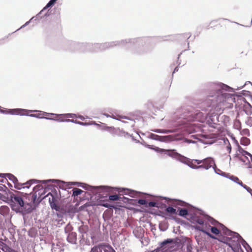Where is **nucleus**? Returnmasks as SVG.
<instances>
[{
	"label": "nucleus",
	"instance_id": "nucleus-58",
	"mask_svg": "<svg viewBox=\"0 0 252 252\" xmlns=\"http://www.w3.org/2000/svg\"><path fill=\"white\" fill-rule=\"evenodd\" d=\"M242 132L245 135H248L249 136L250 135V131L247 128H245V129H243L242 130Z\"/></svg>",
	"mask_w": 252,
	"mask_h": 252
},
{
	"label": "nucleus",
	"instance_id": "nucleus-57",
	"mask_svg": "<svg viewBox=\"0 0 252 252\" xmlns=\"http://www.w3.org/2000/svg\"><path fill=\"white\" fill-rule=\"evenodd\" d=\"M31 22V20H30L29 21L26 22L23 25H22L19 29L17 30L15 32L19 30L20 29L24 28L25 27H26L27 26H28L30 23Z\"/></svg>",
	"mask_w": 252,
	"mask_h": 252
},
{
	"label": "nucleus",
	"instance_id": "nucleus-38",
	"mask_svg": "<svg viewBox=\"0 0 252 252\" xmlns=\"http://www.w3.org/2000/svg\"><path fill=\"white\" fill-rule=\"evenodd\" d=\"M241 144L243 146H248L250 144V140L246 137H243L240 141Z\"/></svg>",
	"mask_w": 252,
	"mask_h": 252
},
{
	"label": "nucleus",
	"instance_id": "nucleus-43",
	"mask_svg": "<svg viewBox=\"0 0 252 252\" xmlns=\"http://www.w3.org/2000/svg\"><path fill=\"white\" fill-rule=\"evenodd\" d=\"M52 6H53L48 2L46 5L42 8V9L38 13V15H41L44 11H45L48 8L52 7Z\"/></svg>",
	"mask_w": 252,
	"mask_h": 252
},
{
	"label": "nucleus",
	"instance_id": "nucleus-55",
	"mask_svg": "<svg viewBox=\"0 0 252 252\" xmlns=\"http://www.w3.org/2000/svg\"><path fill=\"white\" fill-rule=\"evenodd\" d=\"M191 160H192V162L193 161H194L195 162H196L198 165H201L200 164L201 163H203V159H202V160H199V159H191Z\"/></svg>",
	"mask_w": 252,
	"mask_h": 252
},
{
	"label": "nucleus",
	"instance_id": "nucleus-53",
	"mask_svg": "<svg viewBox=\"0 0 252 252\" xmlns=\"http://www.w3.org/2000/svg\"><path fill=\"white\" fill-rule=\"evenodd\" d=\"M226 141L228 142V145L226 146V149L229 153H230L231 151V146L227 139H226Z\"/></svg>",
	"mask_w": 252,
	"mask_h": 252
},
{
	"label": "nucleus",
	"instance_id": "nucleus-18",
	"mask_svg": "<svg viewBox=\"0 0 252 252\" xmlns=\"http://www.w3.org/2000/svg\"><path fill=\"white\" fill-rule=\"evenodd\" d=\"M72 227L67 225L64 228V232L67 234V241L70 244H75L77 241V234L72 231Z\"/></svg>",
	"mask_w": 252,
	"mask_h": 252
},
{
	"label": "nucleus",
	"instance_id": "nucleus-45",
	"mask_svg": "<svg viewBox=\"0 0 252 252\" xmlns=\"http://www.w3.org/2000/svg\"><path fill=\"white\" fill-rule=\"evenodd\" d=\"M213 169H214V172L216 174L219 175L220 176H221L220 174L221 173H225V172H223L220 169L218 168L216 164H215V166H213Z\"/></svg>",
	"mask_w": 252,
	"mask_h": 252
},
{
	"label": "nucleus",
	"instance_id": "nucleus-30",
	"mask_svg": "<svg viewBox=\"0 0 252 252\" xmlns=\"http://www.w3.org/2000/svg\"><path fill=\"white\" fill-rule=\"evenodd\" d=\"M8 178L10 181H12L14 184H16L18 183V179L14 175L11 173H5V181L7 182L6 178Z\"/></svg>",
	"mask_w": 252,
	"mask_h": 252
},
{
	"label": "nucleus",
	"instance_id": "nucleus-14",
	"mask_svg": "<svg viewBox=\"0 0 252 252\" xmlns=\"http://www.w3.org/2000/svg\"><path fill=\"white\" fill-rule=\"evenodd\" d=\"M79 187H82L85 190L90 191L93 195H96L98 198H100L101 195V193L104 190L105 187L103 186H93L83 183V185H79Z\"/></svg>",
	"mask_w": 252,
	"mask_h": 252
},
{
	"label": "nucleus",
	"instance_id": "nucleus-6",
	"mask_svg": "<svg viewBox=\"0 0 252 252\" xmlns=\"http://www.w3.org/2000/svg\"><path fill=\"white\" fill-rule=\"evenodd\" d=\"M178 161L188 165L189 167L193 169H198L203 168L205 170H208L211 167L215 166V162L214 159L212 157H208L203 159L202 164L196 165L193 164L192 160L191 159L180 154Z\"/></svg>",
	"mask_w": 252,
	"mask_h": 252
},
{
	"label": "nucleus",
	"instance_id": "nucleus-62",
	"mask_svg": "<svg viewBox=\"0 0 252 252\" xmlns=\"http://www.w3.org/2000/svg\"><path fill=\"white\" fill-rule=\"evenodd\" d=\"M77 124L81 125V126H86L89 125L88 123H87L86 122H80V121H79L78 122H77Z\"/></svg>",
	"mask_w": 252,
	"mask_h": 252
},
{
	"label": "nucleus",
	"instance_id": "nucleus-59",
	"mask_svg": "<svg viewBox=\"0 0 252 252\" xmlns=\"http://www.w3.org/2000/svg\"><path fill=\"white\" fill-rule=\"evenodd\" d=\"M65 122H71V123H75L77 124V122H79L77 120H74L73 119H65Z\"/></svg>",
	"mask_w": 252,
	"mask_h": 252
},
{
	"label": "nucleus",
	"instance_id": "nucleus-7",
	"mask_svg": "<svg viewBox=\"0 0 252 252\" xmlns=\"http://www.w3.org/2000/svg\"><path fill=\"white\" fill-rule=\"evenodd\" d=\"M187 241V237L181 236L175 238H167L160 242L159 246L163 252H171L174 250V247L183 246Z\"/></svg>",
	"mask_w": 252,
	"mask_h": 252
},
{
	"label": "nucleus",
	"instance_id": "nucleus-31",
	"mask_svg": "<svg viewBox=\"0 0 252 252\" xmlns=\"http://www.w3.org/2000/svg\"><path fill=\"white\" fill-rule=\"evenodd\" d=\"M10 211L9 208L5 205L0 207V214L3 216H6Z\"/></svg>",
	"mask_w": 252,
	"mask_h": 252
},
{
	"label": "nucleus",
	"instance_id": "nucleus-46",
	"mask_svg": "<svg viewBox=\"0 0 252 252\" xmlns=\"http://www.w3.org/2000/svg\"><path fill=\"white\" fill-rule=\"evenodd\" d=\"M138 203L140 205H144L146 207H147L148 201L144 199H139Z\"/></svg>",
	"mask_w": 252,
	"mask_h": 252
},
{
	"label": "nucleus",
	"instance_id": "nucleus-50",
	"mask_svg": "<svg viewBox=\"0 0 252 252\" xmlns=\"http://www.w3.org/2000/svg\"><path fill=\"white\" fill-rule=\"evenodd\" d=\"M246 123L248 126H252V117H249L248 118V120L246 122Z\"/></svg>",
	"mask_w": 252,
	"mask_h": 252
},
{
	"label": "nucleus",
	"instance_id": "nucleus-28",
	"mask_svg": "<svg viewBox=\"0 0 252 252\" xmlns=\"http://www.w3.org/2000/svg\"><path fill=\"white\" fill-rule=\"evenodd\" d=\"M235 142L236 144L238 145V151L241 153L243 156H249L252 159V155L248 152V151H245L244 149H243L239 145L238 143V142L235 140Z\"/></svg>",
	"mask_w": 252,
	"mask_h": 252
},
{
	"label": "nucleus",
	"instance_id": "nucleus-37",
	"mask_svg": "<svg viewBox=\"0 0 252 252\" xmlns=\"http://www.w3.org/2000/svg\"><path fill=\"white\" fill-rule=\"evenodd\" d=\"M62 117L55 116L54 118L47 117L45 118V119L53 120L59 122H65V119L61 118Z\"/></svg>",
	"mask_w": 252,
	"mask_h": 252
},
{
	"label": "nucleus",
	"instance_id": "nucleus-16",
	"mask_svg": "<svg viewBox=\"0 0 252 252\" xmlns=\"http://www.w3.org/2000/svg\"><path fill=\"white\" fill-rule=\"evenodd\" d=\"M36 209V206L32 205L31 203H26L25 206L18 212L19 214L22 215L24 223H26L28 220V215L31 214Z\"/></svg>",
	"mask_w": 252,
	"mask_h": 252
},
{
	"label": "nucleus",
	"instance_id": "nucleus-33",
	"mask_svg": "<svg viewBox=\"0 0 252 252\" xmlns=\"http://www.w3.org/2000/svg\"><path fill=\"white\" fill-rule=\"evenodd\" d=\"M28 234L31 238H35L37 234V230L35 228H31L28 231Z\"/></svg>",
	"mask_w": 252,
	"mask_h": 252
},
{
	"label": "nucleus",
	"instance_id": "nucleus-56",
	"mask_svg": "<svg viewBox=\"0 0 252 252\" xmlns=\"http://www.w3.org/2000/svg\"><path fill=\"white\" fill-rule=\"evenodd\" d=\"M149 252H162V249L160 248V247L159 245V246L158 247H157L156 249H155L154 250L152 251H149Z\"/></svg>",
	"mask_w": 252,
	"mask_h": 252
},
{
	"label": "nucleus",
	"instance_id": "nucleus-13",
	"mask_svg": "<svg viewBox=\"0 0 252 252\" xmlns=\"http://www.w3.org/2000/svg\"><path fill=\"white\" fill-rule=\"evenodd\" d=\"M178 215L179 216L187 218L190 222L191 220L190 218L191 216H194L197 217V215L202 217L204 216V212L198 208H196V210L194 212H189L186 209L178 208Z\"/></svg>",
	"mask_w": 252,
	"mask_h": 252
},
{
	"label": "nucleus",
	"instance_id": "nucleus-51",
	"mask_svg": "<svg viewBox=\"0 0 252 252\" xmlns=\"http://www.w3.org/2000/svg\"><path fill=\"white\" fill-rule=\"evenodd\" d=\"M243 188L245 189L252 196V189L247 185H245Z\"/></svg>",
	"mask_w": 252,
	"mask_h": 252
},
{
	"label": "nucleus",
	"instance_id": "nucleus-34",
	"mask_svg": "<svg viewBox=\"0 0 252 252\" xmlns=\"http://www.w3.org/2000/svg\"><path fill=\"white\" fill-rule=\"evenodd\" d=\"M83 192L81 189H72V196L74 197H77L79 195L81 194Z\"/></svg>",
	"mask_w": 252,
	"mask_h": 252
},
{
	"label": "nucleus",
	"instance_id": "nucleus-25",
	"mask_svg": "<svg viewBox=\"0 0 252 252\" xmlns=\"http://www.w3.org/2000/svg\"><path fill=\"white\" fill-rule=\"evenodd\" d=\"M169 198L163 197L161 196H157L156 200L157 201H148L147 207H158V201H161L163 200H170Z\"/></svg>",
	"mask_w": 252,
	"mask_h": 252
},
{
	"label": "nucleus",
	"instance_id": "nucleus-20",
	"mask_svg": "<svg viewBox=\"0 0 252 252\" xmlns=\"http://www.w3.org/2000/svg\"><path fill=\"white\" fill-rule=\"evenodd\" d=\"M89 51L92 53L104 51L103 43H89Z\"/></svg>",
	"mask_w": 252,
	"mask_h": 252
},
{
	"label": "nucleus",
	"instance_id": "nucleus-4",
	"mask_svg": "<svg viewBox=\"0 0 252 252\" xmlns=\"http://www.w3.org/2000/svg\"><path fill=\"white\" fill-rule=\"evenodd\" d=\"M174 126L176 127L173 130H166L164 129L157 128L152 130L153 132L158 133H168L181 130V131H179V132L183 134L182 132L184 130H186L188 133H191L197 132L200 130V127L198 126H196L195 124L189 123L187 124L182 123V121H179L175 123Z\"/></svg>",
	"mask_w": 252,
	"mask_h": 252
},
{
	"label": "nucleus",
	"instance_id": "nucleus-32",
	"mask_svg": "<svg viewBox=\"0 0 252 252\" xmlns=\"http://www.w3.org/2000/svg\"><path fill=\"white\" fill-rule=\"evenodd\" d=\"M165 211L169 215H176L177 214L176 209L172 206H166Z\"/></svg>",
	"mask_w": 252,
	"mask_h": 252
},
{
	"label": "nucleus",
	"instance_id": "nucleus-48",
	"mask_svg": "<svg viewBox=\"0 0 252 252\" xmlns=\"http://www.w3.org/2000/svg\"><path fill=\"white\" fill-rule=\"evenodd\" d=\"M37 112H41L42 114H43V115H44V116H57V115H59L58 114H55V113H47V112H41V111H39L38 110H37Z\"/></svg>",
	"mask_w": 252,
	"mask_h": 252
},
{
	"label": "nucleus",
	"instance_id": "nucleus-52",
	"mask_svg": "<svg viewBox=\"0 0 252 252\" xmlns=\"http://www.w3.org/2000/svg\"><path fill=\"white\" fill-rule=\"evenodd\" d=\"M160 201H158V207H156V208H161V209H162V208H166V205H165V204L164 203H161V202H159Z\"/></svg>",
	"mask_w": 252,
	"mask_h": 252
},
{
	"label": "nucleus",
	"instance_id": "nucleus-60",
	"mask_svg": "<svg viewBox=\"0 0 252 252\" xmlns=\"http://www.w3.org/2000/svg\"><path fill=\"white\" fill-rule=\"evenodd\" d=\"M83 183L77 182H71L70 183V185H77L78 186H79V185H83Z\"/></svg>",
	"mask_w": 252,
	"mask_h": 252
},
{
	"label": "nucleus",
	"instance_id": "nucleus-8",
	"mask_svg": "<svg viewBox=\"0 0 252 252\" xmlns=\"http://www.w3.org/2000/svg\"><path fill=\"white\" fill-rule=\"evenodd\" d=\"M205 217L206 214L205 213L204 217L200 216L199 215H197V217L194 216H191L190 218L191 220V223L194 224L193 227L195 230L202 232L211 238L215 239L216 238L209 231V229H210L212 226L209 223L204 221L201 219L202 218H204Z\"/></svg>",
	"mask_w": 252,
	"mask_h": 252
},
{
	"label": "nucleus",
	"instance_id": "nucleus-26",
	"mask_svg": "<svg viewBox=\"0 0 252 252\" xmlns=\"http://www.w3.org/2000/svg\"><path fill=\"white\" fill-rule=\"evenodd\" d=\"M78 231L81 234V237L82 239H85V235H87L89 231V227L87 225H81L78 227Z\"/></svg>",
	"mask_w": 252,
	"mask_h": 252
},
{
	"label": "nucleus",
	"instance_id": "nucleus-17",
	"mask_svg": "<svg viewBox=\"0 0 252 252\" xmlns=\"http://www.w3.org/2000/svg\"><path fill=\"white\" fill-rule=\"evenodd\" d=\"M89 43H76L75 42H71L70 45L73 48H71L70 50L72 51L76 50L83 53L89 52Z\"/></svg>",
	"mask_w": 252,
	"mask_h": 252
},
{
	"label": "nucleus",
	"instance_id": "nucleus-10",
	"mask_svg": "<svg viewBox=\"0 0 252 252\" xmlns=\"http://www.w3.org/2000/svg\"><path fill=\"white\" fill-rule=\"evenodd\" d=\"M14 191L17 194H15L13 192H9L8 194L7 202L10 205L12 210L18 214L27 202H25L23 198L19 195V194L22 193L20 191L15 190Z\"/></svg>",
	"mask_w": 252,
	"mask_h": 252
},
{
	"label": "nucleus",
	"instance_id": "nucleus-21",
	"mask_svg": "<svg viewBox=\"0 0 252 252\" xmlns=\"http://www.w3.org/2000/svg\"><path fill=\"white\" fill-rule=\"evenodd\" d=\"M209 219L208 220L210 222V223L212 224L216 225L217 223H218L219 224V226H220V230H219V229H218L217 228H216L215 227H211L210 230H211V232L215 235H219L220 233V231H222L223 233L224 234H225L224 233L223 230H222V228L221 226V223H220L216 220H215L214 219H213L212 218H211V217H209ZM222 225H223V224H222Z\"/></svg>",
	"mask_w": 252,
	"mask_h": 252
},
{
	"label": "nucleus",
	"instance_id": "nucleus-44",
	"mask_svg": "<svg viewBox=\"0 0 252 252\" xmlns=\"http://www.w3.org/2000/svg\"><path fill=\"white\" fill-rule=\"evenodd\" d=\"M131 200V199L127 197H125L124 196H121L120 195V201H122L125 203H130Z\"/></svg>",
	"mask_w": 252,
	"mask_h": 252
},
{
	"label": "nucleus",
	"instance_id": "nucleus-24",
	"mask_svg": "<svg viewBox=\"0 0 252 252\" xmlns=\"http://www.w3.org/2000/svg\"><path fill=\"white\" fill-rule=\"evenodd\" d=\"M220 175L221 176L230 179L233 182L236 183L238 185L241 186L242 187H243L245 185V184H244L243 182L241 180H240L238 177L234 175H230L228 173H221Z\"/></svg>",
	"mask_w": 252,
	"mask_h": 252
},
{
	"label": "nucleus",
	"instance_id": "nucleus-35",
	"mask_svg": "<svg viewBox=\"0 0 252 252\" xmlns=\"http://www.w3.org/2000/svg\"><path fill=\"white\" fill-rule=\"evenodd\" d=\"M0 191L5 192V194L6 195V197L8 199V194L9 192H12L10 191L9 189L4 185H1L0 186Z\"/></svg>",
	"mask_w": 252,
	"mask_h": 252
},
{
	"label": "nucleus",
	"instance_id": "nucleus-3",
	"mask_svg": "<svg viewBox=\"0 0 252 252\" xmlns=\"http://www.w3.org/2000/svg\"><path fill=\"white\" fill-rule=\"evenodd\" d=\"M221 226L225 235L228 236L226 237V242H224V243L231 248L234 252H236V250L238 251L240 250L241 251L243 252L241 247V245L246 250L250 247L239 234L230 230L224 225L221 224Z\"/></svg>",
	"mask_w": 252,
	"mask_h": 252
},
{
	"label": "nucleus",
	"instance_id": "nucleus-42",
	"mask_svg": "<svg viewBox=\"0 0 252 252\" xmlns=\"http://www.w3.org/2000/svg\"><path fill=\"white\" fill-rule=\"evenodd\" d=\"M102 129L109 131L110 133H114L115 128L112 126H104L103 128H102Z\"/></svg>",
	"mask_w": 252,
	"mask_h": 252
},
{
	"label": "nucleus",
	"instance_id": "nucleus-27",
	"mask_svg": "<svg viewBox=\"0 0 252 252\" xmlns=\"http://www.w3.org/2000/svg\"><path fill=\"white\" fill-rule=\"evenodd\" d=\"M100 248L102 249V252H116L113 247L109 244L106 243L100 244Z\"/></svg>",
	"mask_w": 252,
	"mask_h": 252
},
{
	"label": "nucleus",
	"instance_id": "nucleus-15",
	"mask_svg": "<svg viewBox=\"0 0 252 252\" xmlns=\"http://www.w3.org/2000/svg\"><path fill=\"white\" fill-rule=\"evenodd\" d=\"M49 195H50V197H49L48 200L51 208L53 210L59 211L60 207L58 204V197L57 191L56 189L52 190L51 192H49L45 197H47Z\"/></svg>",
	"mask_w": 252,
	"mask_h": 252
},
{
	"label": "nucleus",
	"instance_id": "nucleus-23",
	"mask_svg": "<svg viewBox=\"0 0 252 252\" xmlns=\"http://www.w3.org/2000/svg\"><path fill=\"white\" fill-rule=\"evenodd\" d=\"M36 110H29L27 109H22V108H15V109H8L7 114H9L11 115H17L20 116H25V113L23 112H36Z\"/></svg>",
	"mask_w": 252,
	"mask_h": 252
},
{
	"label": "nucleus",
	"instance_id": "nucleus-1",
	"mask_svg": "<svg viewBox=\"0 0 252 252\" xmlns=\"http://www.w3.org/2000/svg\"><path fill=\"white\" fill-rule=\"evenodd\" d=\"M220 89L217 90L214 95H209L207 99L201 104L200 108L204 111H208L207 114V122L210 126L212 125H216L219 122V115L224 109V103L227 99L231 97V94L224 91L233 92L234 89L222 83L219 84Z\"/></svg>",
	"mask_w": 252,
	"mask_h": 252
},
{
	"label": "nucleus",
	"instance_id": "nucleus-2",
	"mask_svg": "<svg viewBox=\"0 0 252 252\" xmlns=\"http://www.w3.org/2000/svg\"><path fill=\"white\" fill-rule=\"evenodd\" d=\"M148 39V38L146 37L128 38L103 43V45L104 51L119 46L128 50L132 54L141 55L147 52L144 45Z\"/></svg>",
	"mask_w": 252,
	"mask_h": 252
},
{
	"label": "nucleus",
	"instance_id": "nucleus-12",
	"mask_svg": "<svg viewBox=\"0 0 252 252\" xmlns=\"http://www.w3.org/2000/svg\"><path fill=\"white\" fill-rule=\"evenodd\" d=\"M145 146L150 149L154 150L157 153L164 154L171 157V158L175 159L178 161L180 153L177 152L175 149H165L160 148L158 147H156L154 145H150L147 144H144Z\"/></svg>",
	"mask_w": 252,
	"mask_h": 252
},
{
	"label": "nucleus",
	"instance_id": "nucleus-29",
	"mask_svg": "<svg viewBox=\"0 0 252 252\" xmlns=\"http://www.w3.org/2000/svg\"><path fill=\"white\" fill-rule=\"evenodd\" d=\"M31 202L32 203V205L35 206L36 207L39 204L40 201L37 199V195L36 192L34 193H31Z\"/></svg>",
	"mask_w": 252,
	"mask_h": 252
},
{
	"label": "nucleus",
	"instance_id": "nucleus-5",
	"mask_svg": "<svg viewBox=\"0 0 252 252\" xmlns=\"http://www.w3.org/2000/svg\"><path fill=\"white\" fill-rule=\"evenodd\" d=\"M39 182L42 183L43 184H46L47 183L50 182L56 184L60 189H62L64 191H67L66 190V189H70V188L68 187V183H66L64 181L58 179H48L41 181L36 179H31L27 182L24 184L20 183L18 181V183H16V184H14V188L17 189H22L25 188L29 189L32 184L38 183Z\"/></svg>",
	"mask_w": 252,
	"mask_h": 252
},
{
	"label": "nucleus",
	"instance_id": "nucleus-61",
	"mask_svg": "<svg viewBox=\"0 0 252 252\" xmlns=\"http://www.w3.org/2000/svg\"><path fill=\"white\" fill-rule=\"evenodd\" d=\"M125 134H127V132H126L123 130H121L120 131V134H119V135L120 136H124L125 137Z\"/></svg>",
	"mask_w": 252,
	"mask_h": 252
},
{
	"label": "nucleus",
	"instance_id": "nucleus-9",
	"mask_svg": "<svg viewBox=\"0 0 252 252\" xmlns=\"http://www.w3.org/2000/svg\"><path fill=\"white\" fill-rule=\"evenodd\" d=\"M149 138L151 139L163 142H169L173 141L183 140L184 142L187 143H195V142L191 140L188 139L185 137L184 134H181L178 132L171 135L160 136L156 134L151 133L149 135Z\"/></svg>",
	"mask_w": 252,
	"mask_h": 252
},
{
	"label": "nucleus",
	"instance_id": "nucleus-41",
	"mask_svg": "<svg viewBox=\"0 0 252 252\" xmlns=\"http://www.w3.org/2000/svg\"><path fill=\"white\" fill-rule=\"evenodd\" d=\"M142 231H143V230H141L140 231H133V233L134 236L138 239H142L143 236V234L142 232Z\"/></svg>",
	"mask_w": 252,
	"mask_h": 252
},
{
	"label": "nucleus",
	"instance_id": "nucleus-54",
	"mask_svg": "<svg viewBox=\"0 0 252 252\" xmlns=\"http://www.w3.org/2000/svg\"><path fill=\"white\" fill-rule=\"evenodd\" d=\"M39 18H40V19H41L42 18V16H40V15H38V14H37L36 16H33L30 20L31 21H35L37 20H38Z\"/></svg>",
	"mask_w": 252,
	"mask_h": 252
},
{
	"label": "nucleus",
	"instance_id": "nucleus-11",
	"mask_svg": "<svg viewBox=\"0 0 252 252\" xmlns=\"http://www.w3.org/2000/svg\"><path fill=\"white\" fill-rule=\"evenodd\" d=\"M14 191L17 194H15L13 192H9L8 194L7 202L10 205L12 210L18 214L27 202H25L23 198L19 195V194L22 193L20 191L15 190Z\"/></svg>",
	"mask_w": 252,
	"mask_h": 252
},
{
	"label": "nucleus",
	"instance_id": "nucleus-49",
	"mask_svg": "<svg viewBox=\"0 0 252 252\" xmlns=\"http://www.w3.org/2000/svg\"><path fill=\"white\" fill-rule=\"evenodd\" d=\"M251 92L246 90H243L241 92V94L245 96L249 97V95H251Z\"/></svg>",
	"mask_w": 252,
	"mask_h": 252
},
{
	"label": "nucleus",
	"instance_id": "nucleus-63",
	"mask_svg": "<svg viewBox=\"0 0 252 252\" xmlns=\"http://www.w3.org/2000/svg\"><path fill=\"white\" fill-rule=\"evenodd\" d=\"M192 248L190 244H188L187 246V252H192L191 251Z\"/></svg>",
	"mask_w": 252,
	"mask_h": 252
},
{
	"label": "nucleus",
	"instance_id": "nucleus-40",
	"mask_svg": "<svg viewBox=\"0 0 252 252\" xmlns=\"http://www.w3.org/2000/svg\"><path fill=\"white\" fill-rule=\"evenodd\" d=\"M90 252H102V249L100 248V245L93 247Z\"/></svg>",
	"mask_w": 252,
	"mask_h": 252
},
{
	"label": "nucleus",
	"instance_id": "nucleus-64",
	"mask_svg": "<svg viewBox=\"0 0 252 252\" xmlns=\"http://www.w3.org/2000/svg\"><path fill=\"white\" fill-rule=\"evenodd\" d=\"M8 109H5L4 110L0 109V113L1 114H7Z\"/></svg>",
	"mask_w": 252,
	"mask_h": 252
},
{
	"label": "nucleus",
	"instance_id": "nucleus-47",
	"mask_svg": "<svg viewBox=\"0 0 252 252\" xmlns=\"http://www.w3.org/2000/svg\"><path fill=\"white\" fill-rule=\"evenodd\" d=\"M43 189V186L42 185H37L33 187V191L36 192L38 191H41Z\"/></svg>",
	"mask_w": 252,
	"mask_h": 252
},
{
	"label": "nucleus",
	"instance_id": "nucleus-36",
	"mask_svg": "<svg viewBox=\"0 0 252 252\" xmlns=\"http://www.w3.org/2000/svg\"><path fill=\"white\" fill-rule=\"evenodd\" d=\"M58 117H63L65 118H74L76 117V114L73 113H66V114H61L57 115Z\"/></svg>",
	"mask_w": 252,
	"mask_h": 252
},
{
	"label": "nucleus",
	"instance_id": "nucleus-39",
	"mask_svg": "<svg viewBox=\"0 0 252 252\" xmlns=\"http://www.w3.org/2000/svg\"><path fill=\"white\" fill-rule=\"evenodd\" d=\"M42 115H43V114L42 113L41 114H26L25 116H30V117H34V118H39V119H45V118H47V117H44V116H41Z\"/></svg>",
	"mask_w": 252,
	"mask_h": 252
},
{
	"label": "nucleus",
	"instance_id": "nucleus-19",
	"mask_svg": "<svg viewBox=\"0 0 252 252\" xmlns=\"http://www.w3.org/2000/svg\"><path fill=\"white\" fill-rule=\"evenodd\" d=\"M105 188L104 190L101 193L102 194L101 197L100 198H98V199H100L102 201L104 200H109V201H120V195L117 194H113L108 195V193L107 190V187L103 186Z\"/></svg>",
	"mask_w": 252,
	"mask_h": 252
},
{
	"label": "nucleus",
	"instance_id": "nucleus-22",
	"mask_svg": "<svg viewBox=\"0 0 252 252\" xmlns=\"http://www.w3.org/2000/svg\"><path fill=\"white\" fill-rule=\"evenodd\" d=\"M117 191L123 194L127 195L132 197L136 196L138 193L137 191L125 188H117Z\"/></svg>",
	"mask_w": 252,
	"mask_h": 252
}]
</instances>
